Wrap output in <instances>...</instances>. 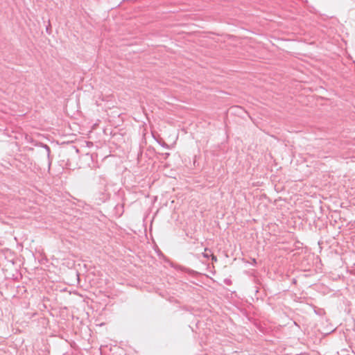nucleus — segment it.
Listing matches in <instances>:
<instances>
[{"instance_id":"nucleus-1","label":"nucleus","mask_w":355,"mask_h":355,"mask_svg":"<svg viewBox=\"0 0 355 355\" xmlns=\"http://www.w3.org/2000/svg\"><path fill=\"white\" fill-rule=\"evenodd\" d=\"M205 257H208L209 254L207 252V250H205V252L204 253Z\"/></svg>"}]
</instances>
